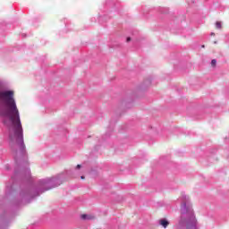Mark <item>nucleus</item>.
Masks as SVG:
<instances>
[{
  "label": "nucleus",
  "instance_id": "1",
  "mask_svg": "<svg viewBox=\"0 0 229 229\" xmlns=\"http://www.w3.org/2000/svg\"><path fill=\"white\" fill-rule=\"evenodd\" d=\"M105 10H106L105 13L98 16L100 24H105V22H108V19L121 15V4L115 0H106Z\"/></svg>",
  "mask_w": 229,
  "mask_h": 229
},
{
  "label": "nucleus",
  "instance_id": "2",
  "mask_svg": "<svg viewBox=\"0 0 229 229\" xmlns=\"http://www.w3.org/2000/svg\"><path fill=\"white\" fill-rule=\"evenodd\" d=\"M62 22L64 24V29L63 31L59 33V35H65V33H69L72 29L71 28V20L68 18H64Z\"/></svg>",
  "mask_w": 229,
  "mask_h": 229
},
{
  "label": "nucleus",
  "instance_id": "3",
  "mask_svg": "<svg viewBox=\"0 0 229 229\" xmlns=\"http://www.w3.org/2000/svg\"><path fill=\"white\" fill-rule=\"evenodd\" d=\"M159 225L163 226V228H166L169 226V220H167V218H161L159 220Z\"/></svg>",
  "mask_w": 229,
  "mask_h": 229
},
{
  "label": "nucleus",
  "instance_id": "4",
  "mask_svg": "<svg viewBox=\"0 0 229 229\" xmlns=\"http://www.w3.org/2000/svg\"><path fill=\"white\" fill-rule=\"evenodd\" d=\"M112 131H114V129H111L110 127L106 132V135L102 136V140H106L110 136L112 135Z\"/></svg>",
  "mask_w": 229,
  "mask_h": 229
},
{
  "label": "nucleus",
  "instance_id": "5",
  "mask_svg": "<svg viewBox=\"0 0 229 229\" xmlns=\"http://www.w3.org/2000/svg\"><path fill=\"white\" fill-rule=\"evenodd\" d=\"M157 12L161 14L169 13V8H167V7H158Z\"/></svg>",
  "mask_w": 229,
  "mask_h": 229
},
{
  "label": "nucleus",
  "instance_id": "6",
  "mask_svg": "<svg viewBox=\"0 0 229 229\" xmlns=\"http://www.w3.org/2000/svg\"><path fill=\"white\" fill-rule=\"evenodd\" d=\"M81 219H83V221H90V219H92V216L88 214H82L81 216Z\"/></svg>",
  "mask_w": 229,
  "mask_h": 229
},
{
  "label": "nucleus",
  "instance_id": "7",
  "mask_svg": "<svg viewBox=\"0 0 229 229\" xmlns=\"http://www.w3.org/2000/svg\"><path fill=\"white\" fill-rule=\"evenodd\" d=\"M216 30H221V28H222L221 21H216Z\"/></svg>",
  "mask_w": 229,
  "mask_h": 229
},
{
  "label": "nucleus",
  "instance_id": "8",
  "mask_svg": "<svg viewBox=\"0 0 229 229\" xmlns=\"http://www.w3.org/2000/svg\"><path fill=\"white\" fill-rule=\"evenodd\" d=\"M151 81H152V79L148 78V79L144 81V83H146V85H151Z\"/></svg>",
  "mask_w": 229,
  "mask_h": 229
},
{
  "label": "nucleus",
  "instance_id": "9",
  "mask_svg": "<svg viewBox=\"0 0 229 229\" xmlns=\"http://www.w3.org/2000/svg\"><path fill=\"white\" fill-rule=\"evenodd\" d=\"M217 64V60H216V59H212L211 60V65H212V67H216V64Z\"/></svg>",
  "mask_w": 229,
  "mask_h": 229
},
{
  "label": "nucleus",
  "instance_id": "10",
  "mask_svg": "<svg viewBox=\"0 0 229 229\" xmlns=\"http://www.w3.org/2000/svg\"><path fill=\"white\" fill-rule=\"evenodd\" d=\"M10 169H12V167L10 166V165H5V170H6V171H10Z\"/></svg>",
  "mask_w": 229,
  "mask_h": 229
},
{
  "label": "nucleus",
  "instance_id": "11",
  "mask_svg": "<svg viewBox=\"0 0 229 229\" xmlns=\"http://www.w3.org/2000/svg\"><path fill=\"white\" fill-rule=\"evenodd\" d=\"M126 42H131V37H127L126 38Z\"/></svg>",
  "mask_w": 229,
  "mask_h": 229
},
{
  "label": "nucleus",
  "instance_id": "12",
  "mask_svg": "<svg viewBox=\"0 0 229 229\" xmlns=\"http://www.w3.org/2000/svg\"><path fill=\"white\" fill-rule=\"evenodd\" d=\"M81 180H85V175H81Z\"/></svg>",
  "mask_w": 229,
  "mask_h": 229
},
{
  "label": "nucleus",
  "instance_id": "13",
  "mask_svg": "<svg viewBox=\"0 0 229 229\" xmlns=\"http://www.w3.org/2000/svg\"><path fill=\"white\" fill-rule=\"evenodd\" d=\"M22 38H26V34H21Z\"/></svg>",
  "mask_w": 229,
  "mask_h": 229
},
{
  "label": "nucleus",
  "instance_id": "14",
  "mask_svg": "<svg viewBox=\"0 0 229 229\" xmlns=\"http://www.w3.org/2000/svg\"><path fill=\"white\" fill-rule=\"evenodd\" d=\"M191 3L194 4V3H195V0H191Z\"/></svg>",
  "mask_w": 229,
  "mask_h": 229
},
{
  "label": "nucleus",
  "instance_id": "15",
  "mask_svg": "<svg viewBox=\"0 0 229 229\" xmlns=\"http://www.w3.org/2000/svg\"><path fill=\"white\" fill-rule=\"evenodd\" d=\"M137 162H140V159H137Z\"/></svg>",
  "mask_w": 229,
  "mask_h": 229
},
{
  "label": "nucleus",
  "instance_id": "16",
  "mask_svg": "<svg viewBox=\"0 0 229 229\" xmlns=\"http://www.w3.org/2000/svg\"><path fill=\"white\" fill-rule=\"evenodd\" d=\"M171 31H172V33H174V30H171Z\"/></svg>",
  "mask_w": 229,
  "mask_h": 229
},
{
  "label": "nucleus",
  "instance_id": "17",
  "mask_svg": "<svg viewBox=\"0 0 229 229\" xmlns=\"http://www.w3.org/2000/svg\"><path fill=\"white\" fill-rule=\"evenodd\" d=\"M171 31H172V33H174V30H171Z\"/></svg>",
  "mask_w": 229,
  "mask_h": 229
},
{
  "label": "nucleus",
  "instance_id": "18",
  "mask_svg": "<svg viewBox=\"0 0 229 229\" xmlns=\"http://www.w3.org/2000/svg\"><path fill=\"white\" fill-rule=\"evenodd\" d=\"M211 35H214V33H211Z\"/></svg>",
  "mask_w": 229,
  "mask_h": 229
},
{
  "label": "nucleus",
  "instance_id": "19",
  "mask_svg": "<svg viewBox=\"0 0 229 229\" xmlns=\"http://www.w3.org/2000/svg\"><path fill=\"white\" fill-rule=\"evenodd\" d=\"M0 198H3V196H0Z\"/></svg>",
  "mask_w": 229,
  "mask_h": 229
}]
</instances>
